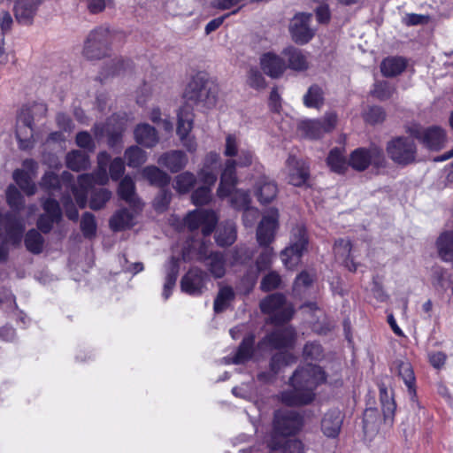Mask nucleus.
Masks as SVG:
<instances>
[{"mask_svg": "<svg viewBox=\"0 0 453 453\" xmlns=\"http://www.w3.org/2000/svg\"><path fill=\"white\" fill-rule=\"evenodd\" d=\"M326 380V373L319 365H307L290 378L293 390L285 393V405H303L314 398V389Z\"/></svg>", "mask_w": 453, "mask_h": 453, "instance_id": "nucleus-1", "label": "nucleus"}, {"mask_svg": "<svg viewBox=\"0 0 453 453\" xmlns=\"http://www.w3.org/2000/svg\"><path fill=\"white\" fill-rule=\"evenodd\" d=\"M218 93V85L209 80L206 73L198 72L188 83L183 96L188 102L211 108L217 103Z\"/></svg>", "mask_w": 453, "mask_h": 453, "instance_id": "nucleus-2", "label": "nucleus"}, {"mask_svg": "<svg viewBox=\"0 0 453 453\" xmlns=\"http://www.w3.org/2000/svg\"><path fill=\"white\" fill-rule=\"evenodd\" d=\"M386 152L389 159L396 165L405 167L418 162V144L415 138L396 135L388 141Z\"/></svg>", "mask_w": 453, "mask_h": 453, "instance_id": "nucleus-3", "label": "nucleus"}, {"mask_svg": "<svg viewBox=\"0 0 453 453\" xmlns=\"http://www.w3.org/2000/svg\"><path fill=\"white\" fill-rule=\"evenodd\" d=\"M405 133L420 142L430 150H441L446 142V133L440 127H424L417 122H411L404 126Z\"/></svg>", "mask_w": 453, "mask_h": 453, "instance_id": "nucleus-4", "label": "nucleus"}, {"mask_svg": "<svg viewBox=\"0 0 453 453\" xmlns=\"http://www.w3.org/2000/svg\"><path fill=\"white\" fill-rule=\"evenodd\" d=\"M111 35L108 28L97 27L91 31L85 42L83 56L89 59H101L111 50Z\"/></svg>", "mask_w": 453, "mask_h": 453, "instance_id": "nucleus-5", "label": "nucleus"}, {"mask_svg": "<svg viewBox=\"0 0 453 453\" xmlns=\"http://www.w3.org/2000/svg\"><path fill=\"white\" fill-rule=\"evenodd\" d=\"M349 165L358 172L366 170L370 165L375 168H383L387 160L382 149L377 146L357 148L349 156Z\"/></svg>", "mask_w": 453, "mask_h": 453, "instance_id": "nucleus-6", "label": "nucleus"}, {"mask_svg": "<svg viewBox=\"0 0 453 453\" xmlns=\"http://www.w3.org/2000/svg\"><path fill=\"white\" fill-rule=\"evenodd\" d=\"M338 116L335 112H326L320 119H305L299 123L298 131L308 139L321 138L325 134L332 132L337 124Z\"/></svg>", "mask_w": 453, "mask_h": 453, "instance_id": "nucleus-7", "label": "nucleus"}, {"mask_svg": "<svg viewBox=\"0 0 453 453\" xmlns=\"http://www.w3.org/2000/svg\"><path fill=\"white\" fill-rule=\"evenodd\" d=\"M16 138L19 148L22 150L32 149L34 146V116L29 106L24 105L16 119Z\"/></svg>", "mask_w": 453, "mask_h": 453, "instance_id": "nucleus-8", "label": "nucleus"}, {"mask_svg": "<svg viewBox=\"0 0 453 453\" xmlns=\"http://www.w3.org/2000/svg\"><path fill=\"white\" fill-rule=\"evenodd\" d=\"M308 245L306 229L303 226L298 225L294 227L290 234L289 246L285 248V266L293 268L300 261Z\"/></svg>", "mask_w": 453, "mask_h": 453, "instance_id": "nucleus-9", "label": "nucleus"}, {"mask_svg": "<svg viewBox=\"0 0 453 453\" xmlns=\"http://www.w3.org/2000/svg\"><path fill=\"white\" fill-rule=\"evenodd\" d=\"M208 280V274L203 269L191 267L180 280V290L191 296H200L206 288Z\"/></svg>", "mask_w": 453, "mask_h": 453, "instance_id": "nucleus-10", "label": "nucleus"}, {"mask_svg": "<svg viewBox=\"0 0 453 453\" xmlns=\"http://www.w3.org/2000/svg\"><path fill=\"white\" fill-rule=\"evenodd\" d=\"M311 14H296L290 21L289 33L293 41L298 44H306L315 35V29L311 27Z\"/></svg>", "mask_w": 453, "mask_h": 453, "instance_id": "nucleus-11", "label": "nucleus"}, {"mask_svg": "<svg viewBox=\"0 0 453 453\" xmlns=\"http://www.w3.org/2000/svg\"><path fill=\"white\" fill-rule=\"evenodd\" d=\"M259 308L262 313L269 315L266 323L283 326V293L265 296L260 301Z\"/></svg>", "mask_w": 453, "mask_h": 453, "instance_id": "nucleus-12", "label": "nucleus"}, {"mask_svg": "<svg viewBox=\"0 0 453 453\" xmlns=\"http://www.w3.org/2000/svg\"><path fill=\"white\" fill-rule=\"evenodd\" d=\"M230 196V205L236 211H242V222L245 226H252V220H249V216L252 215L253 219L259 215L257 209L250 206L251 199L249 192L236 189L232 191Z\"/></svg>", "mask_w": 453, "mask_h": 453, "instance_id": "nucleus-13", "label": "nucleus"}, {"mask_svg": "<svg viewBox=\"0 0 453 453\" xmlns=\"http://www.w3.org/2000/svg\"><path fill=\"white\" fill-rule=\"evenodd\" d=\"M236 166L237 162L234 159H227L225 163L217 189V195L221 199L228 197L238 182Z\"/></svg>", "mask_w": 453, "mask_h": 453, "instance_id": "nucleus-14", "label": "nucleus"}, {"mask_svg": "<svg viewBox=\"0 0 453 453\" xmlns=\"http://www.w3.org/2000/svg\"><path fill=\"white\" fill-rule=\"evenodd\" d=\"M267 447L271 450L270 453L283 449V409L275 410L272 424V430L266 440Z\"/></svg>", "mask_w": 453, "mask_h": 453, "instance_id": "nucleus-15", "label": "nucleus"}, {"mask_svg": "<svg viewBox=\"0 0 453 453\" xmlns=\"http://www.w3.org/2000/svg\"><path fill=\"white\" fill-rule=\"evenodd\" d=\"M42 0H15L13 12L18 23L31 25Z\"/></svg>", "mask_w": 453, "mask_h": 453, "instance_id": "nucleus-16", "label": "nucleus"}, {"mask_svg": "<svg viewBox=\"0 0 453 453\" xmlns=\"http://www.w3.org/2000/svg\"><path fill=\"white\" fill-rule=\"evenodd\" d=\"M133 68L134 63L130 58H125L123 57L116 58L112 59L110 64L105 65L102 68L96 80L103 82L110 77L124 74L126 72L133 70Z\"/></svg>", "mask_w": 453, "mask_h": 453, "instance_id": "nucleus-17", "label": "nucleus"}, {"mask_svg": "<svg viewBox=\"0 0 453 453\" xmlns=\"http://www.w3.org/2000/svg\"><path fill=\"white\" fill-rule=\"evenodd\" d=\"M255 342L256 336L253 333L246 334L238 345L231 363L234 365H243L251 360L256 350Z\"/></svg>", "mask_w": 453, "mask_h": 453, "instance_id": "nucleus-18", "label": "nucleus"}, {"mask_svg": "<svg viewBox=\"0 0 453 453\" xmlns=\"http://www.w3.org/2000/svg\"><path fill=\"white\" fill-rule=\"evenodd\" d=\"M278 221L272 216H264L257 228V241L260 246L268 247L274 239Z\"/></svg>", "mask_w": 453, "mask_h": 453, "instance_id": "nucleus-19", "label": "nucleus"}, {"mask_svg": "<svg viewBox=\"0 0 453 453\" xmlns=\"http://www.w3.org/2000/svg\"><path fill=\"white\" fill-rule=\"evenodd\" d=\"M283 367V352H276L269 361V368L266 371L259 372L257 380L263 384H273Z\"/></svg>", "mask_w": 453, "mask_h": 453, "instance_id": "nucleus-20", "label": "nucleus"}, {"mask_svg": "<svg viewBox=\"0 0 453 453\" xmlns=\"http://www.w3.org/2000/svg\"><path fill=\"white\" fill-rule=\"evenodd\" d=\"M134 134L136 142L146 148H152L158 142L157 129L148 123L138 124Z\"/></svg>", "mask_w": 453, "mask_h": 453, "instance_id": "nucleus-21", "label": "nucleus"}, {"mask_svg": "<svg viewBox=\"0 0 453 453\" xmlns=\"http://www.w3.org/2000/svg\"><path fill=\"white\" fill-rule=\"evenodd\" d=\"M187 163V156L181 150L165 152L158 158V164L166 167L172 173L181 171Z\"/></svg>", "mask_w": 453, "mask_h": 453, "instance_id": "nucleus-22", "label": "nucleus"}, {"mask_svg": "<svg viewBox=\"0 0 453 453\" xmlns=\"http://www.w3.org/2000/svg\"><path fill=\"white\" fill-rule=\"evenodd\" d=\"M288 165H292L288 174L289 183L296 187L305 185L310 177V171L307 165L303 161L295 160L292 157L288 158Z\"/></svg>", "mask_w": 453, "mask_h": 453, "instance_id": "nucleus-23", "label": "nucleus"}, {"mask_svg": "<svg viewBox=\"0 0 453 453\" xmlns=\"http://www.w3.org/2000/svg\"><path fill=\"white\" fill-rule=\"evenodd\" d=\"M260 65L264 73L272 78L283 73V59L273 52L264 53L260 58Z\"/></svg>", "mask_w": 453, "mask_h": 453, "instance_id": "nucleus-24", "label": "nucleus"}, {"mask_svg": "<svg viewBox=\"0 0 453 453\" xmlns=\"http://www.w3.org/2000/svg\"><path fill=\"white\" fill-rule=\"evenodd\" d=\"M342 416L337 410L328 411L321 421V430L327 437H336L342 427Z\"/></svg>", "mask_w": 453, "mask_h": 453, "instance_id": "nucleus-25", "label": "nucleus"}, {"mask_svg": "<svg viewBox=\"0 0 453 453\" xmlns=\"http://www.w3.org/2000/svg\"><path fill=\"white\" fill-rule=\"evenodd\" d=\"M193 117L192 110L188 106L181 107L178 111L176 133L181 142L187 139L193 128Z\"/></svg>", "mask_w": 453, "mask_h": 453, "instance_id": "nucleus-26", "label": "nucleus"}, {"mask_svg": "<svg viewBox=\"0 0 453 453\" xmlns=\"http://www.w3.org/2000/svg\"><path fill=\"white\" fill-rule=\"evenodd\" d=\"M142 177L149 181L151 186L167 188L171 181L168 173L156 165H147L142 171Z\"/></svg>", "mask_w": 453, "mask_h": 453, "instance_id": "nucleus-27", "label": "nucleus"}, {"mask_svg": "<svg viewBox=\"0 0 453 453\" xmlns=\"http://www.w3.org/2000/svg\"><path fill=\"white\" fill-rule=\"evenodd\" d=\"M204 265L214 279H222L226 273L225 254L221 251H211L209 260Z\"/></svg>", "mask_w": 453, "mask_h": 453, "instance_id": "nucleus-28", "label": "nucleus"}, {"mask_svg": "<svg viewBox=\"0 0 453 453\" xmlns=\"http://www.w3.org/2000/svg\"><path fill=\"white\" fill-rule=\"evenodd\" d=\"M257 348L262 351L276 349L283 352V328H278L258 341Z\"/></svg>", "mask_w": 453, "mask_h": 453, "instance_id": "nucleus-29", "label": "nucleus"}, {"mask_svg": "<svg viewBox=\"0 0 453 453\" xmlns=\"http://www.w3.org/2000/svg\"><path fill=\"white\" fill-rule=\"evenodd\" d=\"M407 66V61L403 57H388L382 60L380 72L385 77H395L401 74Z\"/></svg>", "mask_w": 453, "mask_h": 453, "instance_id": "nucleus-30", "label": "nucleus"}, {"mask_svg": "<svg viewBox=\"0 0 453 453\" xmlns=\"http://www.w3.org/2000/svg\"><path fill=\"white\" fill-rule=\"evenodd\" d=\"M65 165L73 172L87 170L90 165L89 156L84 151L73 150L65 156Z\"/></svg>", "mask_w": 453, "mask_h": 453, "instance_id": "nucleus-31", "label": "nucleus"}, {"mask_svg": "<svg viewBox=\"0 0 453 453\" xmlns=\"http://www.w3.org/2000/svg\"><path fill=\"white\" fill-rule=\"evenodd\" d=\"M392 370L397 372L399 377L403 379L408 387L411 394H415L413 388L415 376L411 363L404 359H396L392 365Z\"/></svg>", "mask_w": 453, "mask_h": 453, "instance_id": "nucleus-32", "label": "nucleus"}, {"mask_svg": "<svg viewBox=\"0 0 453 453\" xmlns=\"http://www.w3.org/2000/svg\"><path fill=\"white\" fill-rule=\"evenodd\" d=\"M288 62V67L295 71H305L309 67L307 56L302 50L295 48L285 50V62Z\"/></svg>", "mask_w": 453, "mask_h": 453, "instance_id": "nucleus-33", "label": "nucleus"}, {"mask_svg": "<svg viewBox=\"0 0 453 453\" xmlns=\"http://www.w3.org/2000/svg\"><path fill=\"white\" fill-rule=\"evenodd\" d=\"M235 298V293L231 286L220 287L213 302V311L219 314L225 311Z\"/></svg>", "mask_w": 453, "mask_h": 453, "instance_id": "nucleus-34", "label": "nucleus"}, {"mask_svg": "<svg viewBox=\"0 0 453 453\" xmlns=\"http://www.w3.org/2000/svg\"><path fill=\"white\" fill-rule=\"evenodd\" d=\"M133 215L126 208L114 212L109 220V226L114 232L130 228L133 226Z\"/></svg>", "mask_w": 453, "mask_h": 453, "instance_id": "nucleus-35", "label": "nucleus"}, {"mask_svg": "<svg viewBox=\"0 0 453 453\" xmlns=\"http://www.w3.org/2000/svg\"><path fill=\"white\" fill-rule=\"evenodd\" d=\"M38 229H29L24 236V244L27 251L38 255L43 250L44 238Z\"/></svg>", "mask_w": 453, "mask_h": 453, "instance_id": "nucleus-36", "label": "nucleus"}, {"mask_svg": "<svg viewBox=\"0 0 453 453\" xmlns=\"http://www.w3.org/2000/svg\"><path fill=\"white\" fill-rule=\"evenodd\" d=\"M32 177L29 173L22 169H16L12 173V178L17 185L28 196L35 195L36 192V186Z\"/></svg>", "mask_w": 453, "mask_h": 453, "instance_id": "nucleus-37", "label": "nucleus"}, {"mask_svg": "<svg viewBox=\"0 0 453 453\" xmlns=\"http://www.w3.org/2000/svg\"><path fill=\"white\" fill-rule=\"evenodd\" d=\"M237 238L236 228L233 224L221 226L215 234V242L220 247L231 246Z\"/></svg>", "mask_w": 453, "mask_h": 453, "instance_id": "nucleus-38", "label": "nucleus"}, {"mask_svg": "<svg viewBox=\"0 0 453 453\" xmlns=\"http://www.w3.org/2000/svg\"><path fill=\"white\" fill-rule=\"evenodd\" d=\"M326 162L331 170L337 173H343L348 168L343 150L340 148H334L330 150Z\"/></svg>", "mask_w": 453, "mask_h": 453, "instance_id": "nucleus-39", "label": "nucleus"}, {"mask_svg": "<svg viewBox=\"0 0 453 453\" xmlns=\"http://www.w3.org/2000/svg\"><path fill=\"white\" fill-rule=\"evenodd\" d=\"M436 243L441 258L444 261H453V232L442 233Z\"/></svg>", "mask_w": 453, "mask_h": 453, "instance_id": "nucleus-40", "label": "nucleus"}, {"mask_svg": "<svg viewBox=\"0 0 453 453\" xmlns=\"http://www.w3.org/2000/svg\"><path fill=\"white\" fill-rule=\"evenodd\" d=\"M303 426V419L299 413L285 410V437L299 433Z\"/></svg>", "mask_w": 453, "mask_h": 453, "instance_id": "nucleus-41", "label": "nucleus"}, {"mask_svg": "<svg viewBox=\"0 0 453 453\" xmlns=\"http://www.w3.org/2000/svg\"><path fill=\"white\" fill-rule=\"evenodd\" d=\"M196 183V178L194 173L183 172L175 177L173 188L179 194L185 195L191 191Z\"/></svg>", "mask_w": 453, "mask_h": 453, "instance_id": "nucleus-42", "label": "nucleus"}, {"mask_svg": "<svg viewBox=\"0 0 453 453\" xmlns=\"http://www.w3.org/2000/svg\"><path fill=\"white\" fill-rule=\"evenodd\" d=\"M118 195L120 199L124 200L130 205L135 203V184L131 177L125 176L119 182L118 187Z\"/></svg>", "mask_w": 453, "mask_h": 453, "instance_id": "nucleus-43", "label": "nucleus"}, {"mask_svg": "<svg viewBox=\"0 0 453 453\" xmlns=\"http://www.w3.org/2000/svg\"><path fill=\"white\" fill-rule=\"evenodd\" d=\"M6 203L12 211L20 212L25 208V199L20 191L13 184H10L6 189Z\"/></svg>", "mask_w": 453, "mask_h": 453, "instance_id": "nucleus-44", "label": "nucleus"}, {"mask_svg": "<svg viewBox=\"0 0 453 453\" xmlns=\"http://www.w3.org/2000/svg\"><path fill=\"white\" fill-rule=\"evenodd\" d=\"M80 228L86 239L92 240L96 235L97 223L92 212L85 211L81 215Z\"/></svg>", "mask_w": 453, "mask_h": 453, "instance_id": "nucleus-45", "label": "nucleus"}, {"mask_svg": "<svg viewBox=\"0 0 453 453\" xmlns=\"http://www.w3.org/2000/svg\"><path fill=\"white\" fill-rule=\"evenodd\" d=\"M125 157L129 167L138 168L146 162L147 154L137 145H132L125 150Z\"/></svg>", "mask_w": 453, "mask_h": 453, "instance_id": "nucleus-46", "label": "nucleus"}, {"mask_svg": "<svg viewBox=\"0 0 453 453\" xmlns=\"http://www.w3.org/2000/svg\"><path fill=\"white\" fill-rule=\"evenodd\" d=\"M111 197V192L104 188L94 190L90 195L88 206L93 211H99L106 205Z\"/></svg>", "mask_w": 453, "mask_h": 453, "instance_id": "nucleus-47", "label": "nucleus"}, {"mask_svg": "<svg viewBox=\"0 0 453 453\" xmlns=\"http://www.w3.org/2000/svg\"><path fill=\"white\" fill-rule=\"evenodd\" d=\"M41 206L43 211V214L53 218L58 221L63 220V211L58 201L53 197H47L42 199Z\"/></svg>", "mask_w": 453, "mask_h": 453, "instance_id": "nucleus-48", "label": "nucleus"}, {"mask_svg": "<svg viewBox=\"0 0 453 453\" xmlns=\"http://www.w3.org/2000/svg\"><path fill=\"white\" fill-rule=\"evenodd\" d=\"M303 104L310 108H320L324 104L321 88L318 85L311 86L303 96Z\"/></svg>", "mask_w": 453, "mask_h": 453, "instance_id": "nucleus-49", "label": "nucleus"}, {"mask_svg": "<svg viewBox=\"0 0 453 453\" xmlns=\"http://www.w3.org/2000/svg\"><path fill=\"white\" fill-rule=\"evenodd\" d=\"M380 396L385 421L392 420L396 408L394 399L389 395L385 387L380 388Z\"/></svg>", "mask_w": 453, "mask_h": 453, "instance_id": "nucleus-50", "label": "nucleus"}, {"mask_svg": "<svg viewBox=\"0 0 453 453\" xmlns=\"http://www.w3.org/2000/svg\"><path fill=\"white\" fill-rule=\"evenodd\" d=\"M277 185L274 182H265L256 192L258 202L262 204L270 203L277 195Z\"/></svg>", "mask_w": 453, "mask_h": 453, "instance_id": "nucleus-51", "label": "nucleus"}, {"mask_svg": "<svg viewBox=\"0 0 453 453\" xmlns=\"http://www.w3.org/2000/svg\"><path fill=\"white\" fill-rule=\"evenodd\" d=\"M218 216L213 210H203L201 232L203 236H210L218 224Z\"/></svg>", "mask_w": 453, "mask_h": 453, "instance_id": "nucleus-52", "label": "nucleus"}, {"mask_svg": "<svg viewBox=\"0 0 453 453\" xmlns=\"http://www.w3.org/2000/svg\"><path fill=\"white\" fill-rule=\"evenodd\" d=\"M395 92V86L386 81L375 82L373 89L372 90V96L380 101H385L391 98Z\"/></svg>", "mask_w": 453, "mask_h": 453, "instance_id": "nucleus-53", "label": "nucleus"}, {"mask_svg": "<svg viewBox=\"0 0 453 453\" xmlns=\"http://www.w3.org/2000/svg\"><path fill=\"white\" fill-rule=\"evenodd\" d=\"M303 355L306 361H319L324 357V351L319 342H311L304 345Z\"/></svg>", "mask_w": 453, "mask_h": 453, "instance_id": "nucleus-54", "label": "nucleus"}, {"mask_svg": "<svg viewBox=\"0 0 453 453\" xmlns=\"http://www.w3.org/2000/svg\"><path fill=\"white\" fill-rule=\"evenodd\" d=\"M191 201L196 206L208 204L211 201V188L205 186L196 188L191 194Z\"/></svg>", "mask_w": 453, "mask_h": 453, "instance_id": "nucleus-55", "label": "nucleus"}, {"mask_svg": "<svg viewBox=\"0 0 453 453\" xmlns=\"http://www.w3.org/2000/svg\"><path fill=\"white\" fill-rule=\"evenodd\" d=\"M172 201V193L167 188H161L153 201V207L157 212L165 211Z\"/></svg>", "mask_w": 453, "mask_h": 453, "instance_id": "nucleus-56", "label": "nucleus"}, {"mask_svg": "<svg viewBox=\"0 0 453 453\" xmlns=\"http://www.w3.org/2000/svg\"><path fill=\"white\" fill-rule=\"evenodd\" d=\"M40 186L47 192L59 190L61 188L59 176L54 172L47 171L41 179Z\"/></svg>", "mask_w": 453, "mask_h": 453, "instance_id": "nucleus-57", "label": "nucleus"}, {"mask_svg": "<svg viewBox=\"0 0 453 453\" xmlns=\"http://www.w3.org/2000/svg\"><path fill=\"white\" fill-rule=\"evenodd\" d=\"M281 283V278L280 274L274 271H272L265 274L260 283V289L263 292H270L277 288Z\"/></svg>", "mask_w": 453, "mask_h": 453, "instance_id": "nucleus-58", "label": "nucleus"}, {"mask_svg": "<svg viewBox=\"0 0 453 453\" xmlns=\"http://www.w3.org/2000/svg\"><path fill=\"white\" fill-rule=\"evenodd\" d=\"M75 143L78 147L89 153H93L96 150V143L88 131L78 132L75 136Z\"/></svg>", "mask_w": 453, "mask_h": 453, "instance_id": "nucleus-59", "label": "nucleus"}, {"mask_svg": "<svg viewBox=\"0 0 453 453\" xmlns=\"http://www.w3.org/2000/svg\"><path fill=\"white\" fill-rule=\"evenodd\" d=\"M386 112L380 106H372L364 113V119L370 124H379L385 120Z\"/></svg>", "mask_w": 453, "mask_h": 453, "instance_id": "nucleus-60", "label": "nucleus"}, {"mask_svg": "<svg viewBox=\"0 0 453 453\" xmlns=\"http://www.w3.org/2000/svg\"><path fill=\"white\" fill-rule=\"evenodd\" d=\"M247 82L250 88L257 90L265 88L266 85L265 77L257 67L250 69Z\"/></svg>", "mask_w": 453, "mask_h": 453, "instance_id": "nucleus-61", "label": "nucleus"}, {"mask_svg": "<svg viewBox=\"0 0 453 453\" xmlns=\"http://www.w3.org/2000/svg\"><path fill=\"white\" fill-rule=\"evenodd\" d=\"M257 279L258 274L256 273L248 271L246 273H244L241 279V287L244 296H248L253 291L257 282Z\"/></svg>", "mask_w": 453, "mask_h": 453, "instance_id": "nucleus-62", "label": "nucleus"}, {"mask_svg": "<svg viewBox=\"0 0 453 453\" xmlns=\"http://www.w3.org/2000/svg\"><path fill=\"white\" fill-rule=\"evenodd\" d=\"M59 223L60 221L42 213L37 218L36 227L41 233L47 234L51 232L55 224Z\"/></svg>", "mask_w": 453, "mask_h": 453, "instance_id": "nucleus-63", "label": "nucleus"}, {"mask_svg": "<svg viewBox=\"0 0 453 453\" xmlns=\"http://www.w3.org/2000/svg\"><path fill=\"white\" fill-rule=\"evenodd\" d=\"M125 173V162L121 157H115L109 165V175L112 180H119Z\"/></svg>", "mask_w": 453, "mask_h": 453, "instance_id": "nucleus-64", "label": "nucleus"}]
</instances>
